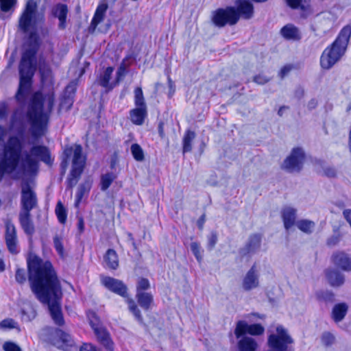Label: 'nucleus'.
Here are the masks:
<instances>
[{
	"label": "nucleus",
	"instance_id": "obj_1",
	"mask_svg": "<svg viewBox=\"0 0 351 351\" xmlns=\"http://www.w3.org/2000/svg\"><path fill=\"white\" fill-rule=\"evenodd\" d=\"M29 281L32 292L46 304L54 323L62 326L64 320L60 306L61 287L52 264L37 256L27 260Z\"/></svg>",
	"mask_w": 351,
	"mask_h": 351
},
{
	"label": "nucleus",
	"instance_id": "obj_2",
	"mask_svg": "<svg viewBox=\"0 0 351 351\" xmlns=\"http://www.w3.org/2000/svg\"><path fill=\"white\" fill-rule=\"evenodd\" d=\"M55 102L53 89L43 97L40 92L35 93L27 108L26 112L16 110L12 118L13 128L21 138H24L27 125H29V132L34 144L43 137L47 128L50 114Z\"/></svg>",
	"mask_w": 351,
	"mask_h": 351
},
{
	"label": "nucleus",
	"instance_id": "obj_3",
	"mask_svg": "<svg viewBox=\"0 0 351 351\" xmlns=\"http://www.w3.org/2000/svg\"><path fill=\"white\" fill-rule=\"evenodd\" d=\"M237 8L232 6L217 10L213 16V23L222 27L226 25H235L240 16L245 19H250L254 15V6L250 0H237Z\"/></svg>",
	"mask_w": 351,
	"mask_h": 351
},
{
	"label": "nucleus",
	"instance_id": "obj_4",
	"mask_svg": "<svg viewBox=\"0 0 351 351\" xmlns=\"http://www.w3.org/2000/svg\"><path fill=\"white\" fill-rule=\"evenodd\" d=\"M351 36V26L343 27L332 44L327 47L320 58L321 66L330 69L345 53Z\"/></svg>",
	"mask_w": 351,
	"mask_h": 351
},
{
	"label": "nucleus",
	"instance_id": "obj_5",
	"mask_svg": "<svg viewBox=\"0 0 351 351\" xmlns=\"http://www.w3.org/2000/svg\"><path fill=\"white\" fill-rule=\"evenodd\" d=\"M23 138L12 136L4 145L3 157L0 160V182L5 174L14 172L19 165L23 148Z\"/></svg>",
	"mask_w": 351,
	"mask_h": 351
},
{
	"label": "nucleus",
	"instance_id": "obj_6",
	"mask_svg": "<svg viewBox=\"0 0 351 351\" xmlns=\"http://www.w3.org/2000/svg\"><path fill=\"white\" fill-rule=\"evenodd\" d=\"M36 50L29 49L23 53L19 64L20 82L16 99L23 101L32 85V77L34 72V62Z\"/></svg>",
	"mask_w": 351,
	"mask_h": 351
},
{
	"label": "nucleus",
	"instance_id": "obj_7",
	"mask_svg": "<svg viewBox=\"0 0 351 351\" xmlns=\"http://www.w3.org/2000/svg\"><path fill=\"white\" fill-rule=\"evenodd\" d=\"M22 167L29 174H34L38 170V160L51 166L53 160L51 158L50 151L44 145H33L29 152L23 153Z\"/></svg>",
	"mask_w": 351,
	"mask_h": 351
},
{
	"label": "nucleus",
	"instance_id": "obj_8",
	"mask_svg": "<svg viewBox=\"0 0 351 351\" xmlns=\"http://www.w3.org/2000/svg\"><path fill=\"white\" fill-rule=\"evenodd\" d=\"M34 185V183L33 180L25 178L22 179L21 211L30 212L32 209L37 207L38 199L36 193L33 190Z\"/></svg>",
	"mask_w": 351,
	"mask_h": 351
},
{
	"label": "nucleus",
	"instance_id": "obj_9",
	"mask_svg": "<svg viewBox=\"0 0 351 351\" xmlns=\"http://www.w3.org/2000/svg\"><path fill=\"white\" fill-rule=\"evenodd\" d=\"M85 158L82 156L81 145H75L73 150L72 169L67 178V187L72 189L77 183L84 168Z\"/></svg>",
	"mask_w": 351,
	"mask_h": 351
},
{
	"label": "nucleus",
	"instance_id": "obj_10",
	"mask_svg": "<svg viewBox=\"0 0 351 351\" xmlns=\"http://www.w3.org/2000/svg\"><path fill=\"white\" fill-rule=\"evenodd\" d=\"M37 8L36 0H28L27 1L19 21V28L23 33H27L29 31L36 18Z\"/></svg>",
	"mask_w": 351,
	"mask_h": 351
},
{
	"label": "nucleus",
	"instance_id": "obj_11",
	"mask_svg": "<svg viewBox=\"0 0 351 351\" xmlns=\"http://www.w3.org/2000/svg\"><path fill=\"white\" fill-rule=\"evenodd\" d=\"M305 154L300 147L293 148L291 154L284 160L282 168L290 173L299 172L303 167Z\"/></svg>",
	"mask_w": 351,
	"mask_h": 351
},
{
	"label": "nucleus",
	"instance_id": "obj_12",
	"mask_svg": "<svg viewBox=\"0 0 351 351\" xmlns=\"http://www.w3.org/2000/svg\"><path fill=\"white\" fill-rule=\"evenodd\" d=\"M276 331L278 335H270L268 338L269 347L275 351H287L288 348L287 345L293 342L292 338L281 326L277 327Z\"/></svg>",
	"mask_w": 351,
	"mask_h": 351
},
{
	"label": "nucleus",
	"instance_id": "obj_13",
	"mask_svg": "<svg viewBox=\"0 0 351 351\" xmlns=\"http://www.w3.org/2000/svg\"><path fill=\"white\" fill-rule=\"evenodd\" d=\"M101 283L109 291L123 298L128 296V287L123 281L110 276H101Z\"/></svg>",
	"mask_w": 351,
	"mask_h": 351
},
{
	"label": "nucleus",
	"instance_id": "obj_14",
	"mask_svg": "<svg viewBox=\"0 0 351 351\" xmlns=\"http://www.w3.org/2000/svg\"><path fill=\"white\" fill-rule=\"evenodd\" d=\"M265 332V328L260 324H248L245 321H239L234 330V335L237 339L248 333L251 335H261Z\"/></svg>",
	"mask_w": 351,
	"mask_h": 351
},
{
	"label": "nucleus",
	"instance_id": "obj_15",
	"mask_svg": "<svg viewBox=\"0 0 351 351\" xmlns=\"http://www.w3.org/2000/svg\"><path fill=\"white\" fill-rule=\"evenodd\" d=\"M5 240L9 252L12 254L19 252L18 248V239L14 225L9 220L5 222Z\"/></svg>",
	"mask_w": 351,
	"mask_h": 351
},
{
	"label": "nucleus",
	"instance_id": "obj_16",
	"mask_svg": "<svg viewBox=\"0 0 351 351\" xmlns=\"http://www.w3.org/2000/svg\"><path fill=\"white\" fill-rule=\"evenodd\" d=\"M90 326L94 330L97 341L107 351H114V343L110 338L109 332L103 327L97 326V324L90 319Z\"/></svg>",
	"mask_w": 351,
	"mask_h": 351
},
{
	"label": "nucleus",
	"instance_id": "obj_17",
	"mask_svg": "<svg viewBox=\"0 0 351 351\" xmlns=\"http://www.w3.org/2000/svg\"><path fill=\"white\" fill-rule=\"evenodd\" d=\"M258 287L259 273L256 265H253L243 278L242 287L243 290L249 291Z\"/></svg>",
	"mask_w": 351,
	"mask_h": 351
},
{
	"label": "nucleus",
	"instance_id": "obj_18",
	"mask_svg": "<svg viewBox=\"0 0 351 351\" xmlns=\"http://www.w3.org/2000/svg\"><path fill=\"white\" fill-rule=\"evenodd\" d=\"M261 235L260 234H254L250 236L245 247L239 250V254L241 256H245L256 253L261 247Z\"/></svg>",
	"mask_w": 351,
	"mask_h": 351
},
{
	"label": "nucleus",
	"instance_id": "obj_19",
	"mask_svg": "<svg viewBox=\"0 0 351 351\" xmlns=\"http://www.w3.org/2000/svg\"><path fill=\"white\" fill-rule=\"evenodd\" d=\"M332 263L345 271H351V258L344 252H336L331 256Z\"/></svg>",
	"mask_w": 351,
	"mask_h": 351
},
{
	"label": "nucleus",
	"instance_id": "obj_20",
	"mask_svg": "<svg viewBox=\"0 0 351 351\" xmlns=\"http://www.w3.org/2000/svg\"><path fill=\"white\" fill-rule=\"evenodd\" d=\"M68 7L63 3H58L51 9V14L59 21L58 28L64 29L66 27V18L68 14Z\"/></svg>",
	"mask_w": 351,
	"mask_h": 351
},
{
	"label": "nucleus",
	"instance_id": "obj_21",
	"mask_svg": "<svg viewBox=\"0 0 351 351\" xmlns=\"http://www.w3.org/2000/svg\"><path fill=\"white\" fill-rule=\"evenodd\" d=\"M76 90L75 84L70 83L66 86L64 90L63 97L62 98L60 108H65L66 110H69L74 102V96Z\"/></svg>",
	"mask_w": 351,
	"mask_h": 351
},
{
	"label": "nucleus",
	"instance_id": "obj_22",
	"mask_svg": "<svg viewBox=\"0 0 351 351\" xmlns=\"http://www.w3.org/2000/svg\"><path fill=\"white\" fill-rule=\"evenodd\" d=\"M326 278L332 287H341L345 282L344 275L336 269L325 270Z\"/></svg>",
	"mask_w": 351,
	"mask_h": 351
},
{
	"label": "nucleus",
	"instance_id": "obj_23",
	"mask_svg": "<svg viewBox=\"0 0 351 351\" xmlns=\"http://www.w3.org/2000/svg\"><path fill=\"white\" fill-rule=\"evenodd\" d=\"M296 212V209L291 206L282 208L281 215L286 230H289L295 223Z\"/></svg>",
	"mask_w": 351,
	"mask_h": 351
},
{
	"label": "nucleus",
	"instance_id": "obj_24",
	"mask_svg": "<svg viewBox=\"0 0 351 351\" xmlns=\"http://www.w3.org/2000/svg\"><path fill=\"white\" fill-rule=\"evenodd\" d=\"M17 0H0V19H8L14 12Z\"/></svg>",
	"mask_w": 351,
	"mask_h": 351
},
{
	"label": "nucleus",
	"instance_id": "obj_25",
	"mask_svg": "<svg viewBox=\"0 0 351 351\" xmlns=\"http://www.w3.org/2000/svg\"><path fill=\"white\" fill-rule=\"evenodd\" d=\"M107 9V3H101L97 6L94 16L91 21L89 27L90 31H95L97 26L104 20Z\"/></svg>",
	"mask_w": 351,
	"mask_h": 351
},
{
	"label": "nucleus",
	"instance_id": "obj_26",
	"mask_svg": "<svg viewBox=\"0 0 351 351\" xmlns=\"http://www.w3.org/2000/svg\"><path fill=\"white\" fill-rule=\"evenodd\" d=\"M30 217V212L21 211L19 213L21 226L24 232L28 235H32L34 232V227Z\"/></svg>",
	"mask_w": 351,
	"mask_h": 351
},
{
	"label": "nucleus",
	"instance_id": "obj_27",
	"mask_svg": "<svg viewBox=\"0 0 351 351\" xmlns=\"http://www.w3.org/2000/svg\"><path fill=\"white\" fill-rule=\"evenodd\" d=\"M280 34L287 40H298L301 38L298 28L291 23L282 27Z\"/></svg>",
	"mask_w": 351,
	"mask_h": 351
},
{
	"label": "nucleus",
	"instance_id": "obj_28",
	"mask_svg": "<svg viewBox=\"0 0 351 351\" xmlns=\"http://www.w3.org/2000/svg\"><path fill=\"white\" fill-rule=\"evenodd\" d=\"M237 343L239 351H256L258 344L256 340L250 337L242 336Z\"/></svg>",
	"mask_w": 351,
	"mask_h": 351
},
{
	"label": "nucleus",
	"instance_id": "obj_29",
	"mask_svg": "<svg viewBox=\"0 0 351 351\" xmlns=\"http://www.w3.org/2000/svg\"><path fill=\"white\" fill-rule=\"evenodd\" d=\"M104 267L110 269L115 270L119 267V258L117 252L109 249L104 256Z\"/></svg>",
	"mask_w": 351,
	"mask_h": 351
},
{
	"label": "nucleus",
	"instance_id": "obj_30",
	"mask_svg": "<svg viewBox=\"0 0 351 351\" xmlns=\"http://www.w3.org/2000/svg\"><path fill=\"white\" fill-rule=\"evenodd\" d=\"M138 304L145 311H148L154 302L153 295L149 292L136 293Z\"/></svg>",
	"mask_w": 351,
	"mask_h": 351
},
{
	"label": "nucleus",
	"instance_id": "obj_31",
	"mask_svg": "<svg viewBox=\"0 0 351 351\" xmlns=\"http://www.w3.org/2000/svg\"><path fill=\"white\" fill-rule=\"evenodd\" d=\"M130 119L133 123L141 125L147 116V108L136 107L130 111Z\"/></svg>",
	"mask_w": 351,
	"mask_h": 351
},
{
	"label": "nucleus",
	"instance_id": "obj_32",
	"mask_svg": "<svg viewBox=\"0 0 351 351\" xmlns=\"http://www.w3.org/2000/svg\"><path fill=\"white\" fill-rule=\"evenodd\" d=\"M113 70L114 69L112 67L109 66L106 68L104 73L100 75L98 79V84L100 86L109 90L113 88V87L116 85V83L114 84L109 83Z\"/></svg>",
	"mask_w": 351,
	"mask_h": 351
},
{
	"label": "nucleus",
	"instance_id": "obj_33",
	"mask_svg": "<svg viewBox=\"0 0 351 351\" xmlns=\"http://www.w3.org/2000/svg\"><path fill=\"white\" fill-rule=\"evenodd\" d=\"M348 305L346 303L336 304L332 311V316L335 322H341L346 315Z\"/></svg>",
	"mask_w": 351,
	"mask_h": 351
},
{
	"label": "nucleus",
	"instance_id": "obj_34",
	"mask_svg": "<svg viewBox=\"0 0 351 351\" xmlns=\"http://www.w3.org/2000/svg\"><path fill=\"white\" fill-rule=\"evenodd\" d=\"M91 188V182L89 180H86L83 183L80 184L77 188V191L75 195V206L77 207L81 202L84 195L88 193Z\"/></svg>",
	"mask_w": 351,
	"mask_h": 351
},
{
	"label": "nucleus",
	"instance_id": "obj_35",
	"mask_svg": "<svg viewBox=\"0 0 351 351\" xmlns=\"http://www.w3.org/2000/svg\"><path fill=\"white\" fill-rule=\"evenodd\" d=\"M195 138V133L188 130L182 139L183 153L190 152L192 150V142Z\"/></svg>",
	"mask_w": 351,
	"mask_h": 351
},
{
	"label": "nucleus",
	"instance_id": "obj_36",
	"mask_svg": "<svg viewBox=\"0 0 351 351\" xmlns=\"http://www.w3.org/2000/svg\"><path fill=\"white\" fill-rule=\"evenodd\" d=\"M287 5L292 9L305 11L310 6V0H285Z\"/></svg>",
	"mask_w": 351,
	"mask_h": 351
},
{
	"label": "nucleus",
	"instance_id": "obj_37",
	"mask_svg": "<svg viewBox=\"0 0 351 351\" xmlns=\"http://www.w3.org/2000/svg\"><path fill=\"white\" fill-rule=\"evenodd\" d=\"M296 226L298 228V229L300 230L302 232L306 234H311L313 232L315 224V222L313 221L308 219H302L297 221Z\"/></svg>",
	"mask_w": 351,
	"mask_h": 351
},
{
	"label": "nucleus",
	"instance_id": "obj_38",
	"mask_svg": "<svg viewBox=\"0 0 351 351\" xmlns=\"http://www.w3.org/2000/svg\"><path fill=\"white\" fill-rule=\"evenodd\" d=\"M41 81L45 86H49V89H53V78L51 69L47 68L40 69Z\"/></svg>",
	"mask_w": 351,
	"mask_h": 351
},
{
	"label": "nucleus",
	"instance_id": "obj_39",
	"mask_svg": "<svg viewBox=\"0 0 351 351\" xmlns=\"http://www.w3.org/2000/svg\"><path fill=\"white\" fill-rule=\"evenodd\" d=\"M115 179L116 176L113 173H107L102 175L101 178V189L102 191L107 190Z\"/></svg>",
	"mask_w": 351,
	"mask_h": 351
},
{
	"label": "nucleus",
	"instance_id": "obj_40",
	"mask_svg": "<svg viewBox=\"0 0 351 351\" xmlns=\"http://www.w3.org/2000/svg\"><path fill=\"white\" fill-rule=\"evenodd\" d=\"M134 104L136 107L147 108L143 90L141 87L134 89Z\"/></svg>",
	"mask_w": 351,
	"mask_h": 351
},
{
	"label": "nucleus",
	"instance_id": "obj_41",
	"mask_svg": "<svg viewBox=\"0 0 351 351\" xmlns=\"http://www.w3.org/2000/svg\"><path fill=\"white\" fill-rule=\"evenodd\" d=\"M22 319L25 322H30L36 317V310L31 306L23 308L21 311Z\"/></svg>",
	"mask_w": 351,
	"mask_h": 351
},
{
	"label": "nucleus",
	"instance_id": "obj_42",
	"mask_svg": "<svg viewBox=\"0 0 351 351\" xmlns=\"http://www.w3.org/2000/svg\"><path fill=\"white\" fill-rule=\"evenodd\" d=\"M56 214L58 217L59 221L61 223H64L66 220L67 215H66V209L60 201H59L57 203V205L56 207Z\"/></svg>",
	"mask_w": 351,
	"mask_h": 351
},
{
	"label": "nucleus",
	"instance_id": "obj_43",
	"mask_svg": "<svg viewBox=\"0 0 351 351\" xmlns=\"http://www.w3.org/2000/svg\"><path fill=\"white\" fill-rule=\"evenodd\" d=\"M131 152L136 160L143 161L144 160L145 157L143 149L138 144L134 143L132 145Z\"/></svg>",
	"mask_w": 351,
	"mask_h": 351
},
{
	"label": "nucleus",
	"instance_id": "obj_44",
	"mask_svg": "<svg viewBox=\"0 0 351 351\" xmlns=\"http://www.w3.org/2000/svg\"><path fill=\"white\" fill-rule=\"evenodd\" d=\"M150 288V283L148 279L145 278H139L136 282V293L147 292Z\"/></svg>",
	"mask_w": 351,
	"mask_h": 351
},
{
	"label": "nucleus",
	"instance_id": "obj_45",
	"mask_svg": "<svg viewBox=\"0 0 351 351\" xmlns=\"http://www.w3.org/2000/svg\"><path fill=\"white\" fill-rule=\"evenodd\" d=\"M129 309L132 313L135 318L140 322L143 323V319L141 313V311L138 308L135 302L131 300L129 302Z\"/></svg>",
	"mask_w": 351,
	"mask_h": 351
},
{
	"label": "nucleus",
	"instance_id": "obj_46",
	"mask_svg": "<svg viewBox=\"0 0 351 351\" xmlns=\"http://www.w3.org/2000/svg\"><path fill=\"white\" fill-rule=\"evenodd\" d=\"M53 245L56 252L60 255V256L62 258L64 257V249L63 243L62 239L59 236L56 235L53 237Z\"/></svg>",
	"mask_w": 351,
	"mask_h": 351
},
{
	"label": "nucleus",
	"instance_id": "obj_47",
	"mask_svg": "<svg viewBox=\"0 0 351 351\" xmlns=\"http://www.w3.org/2000/svg\"><path fill=\"white\" fill-rule=\"evenodd\" d=\"M191 250L195 256L197 261L200 263L202 260V253L199 244L197 242L191 243Z\"/></svg>",
	"mask_w": 351,
	"mask_h": 351
},
{
	"label": "nucleus",
	"instance_id": "obj_48",
	"mask_svg": "<svg viewBox=\"0 0 351 351\" xmlns=\"http://www.w3.org/2000/svg\"><path fill=\"white\" fill-rule=\"evenodd\" d=\"M321 339L324 346H330L335 343V337L332 333L325 332L322 334Z\"/></svg>",
	"mask_w": 351,
	"mask_h": 351
},
{
	"label": "nucleus",
	"instance_id": "obj_49",
	"mask_svg": "<svg viewBox=\"0 0 351 351\" xmlns=\"http://www.w3.org/2000/svg\"><path fill=\"white\" fill-rule=\"evenodd\" d=\"M17 323L11 318H8L0 322V328L3 330L12 329L16 328Z\"/></svg>",
	"mask_w": 351,
	"mask_h": 351
},
{
	"label": "nucleus",
	"instance_id": "obj_50",
	"mask_svg": "<svg viewBox=\"0 0 351 351\" xmlns=\"http://www.w3.org/2000/svg\"><path fill=\"white\" fill-rule=\"evenodd\" d=\"M4 351H22L20 346L12 341H5L3 345Z\"/></svg>",
	"mask_w": 351,
	"mask_h": 351
},
{
	"label": "nucleus",
	"instance_id": "obj_51",
	"mask_svg": "<svg viewBox=\"0 0 351 351\" xmlns=\"http://www.w3.org/2000/svg\"><path fill=\"white\" fill-rule=\"evenodd\" d=\"M15 279L19 284H23L26 281V273L24 269H16Z\"/></svg>",
	"mask_w": 351,
	"mask_h": 351
},
{
	"label": "nucleus",
	"instance_id": "obj_52",
	"mask_svg": "<svg viewBox=\"0 0 351 351\" xmlns=\"http://www.w3.org/2000/svg\"><path fill=\"white\" fill-rule=\"evenodd\" d=\"M319 297L326 302H332L335 300V295L332 291H326L319 293Z\"/></svg>",
	"mask_w": 351,
	"mask_h": 351
},
{
	"label": "nucleus",
	"instance_id": "obj_53",
	"mask_svg": "<svg viewBox=\"0 0 351 351\" xmlns=\"http://www.w3.org/2000/svg\"><path fill=\"white\" fill-rule=\"evenodd\" d=\"M217 242V234L215 232H212L208 237V247L210 250H213Z\"/></svg>",
	"mask_w": 351,
	"mask_h": 351
},
{
	"label": "nucleus",
	"instance_id": "obj_54",
	"mask_svg": "<svg viewBox=\"0 0 351 351\" xmlns=\"http://www.w3.org/2000/svg\"><path fill=\"white\" fill-rule=\"evenodd\" d=\"M126 72L125 66L123 64V62L121 64V66L119 67L117 71V78H116V84H118L120 80H122V78L125 76Z\"/></svg>",
	"mask_w": 351,
	"mask_h": 351
},
{
	"label": "nucleus",
	"instance_id": "obj_55",
	"mask_svg": "<svg viewBox=\"0 0 351 351\" xmlns=\"http://www.w3.org/2000/svg\"><path fill=\"white\" fill-rule=\"evenodd\" d=\"M80 351H100V350L91 343H84L80 348Z\"/></svg>",
	"mask_w": 351,
	"mask_h": 351
},
{
	"label": "nucleus",
	"instance_id": "obj_56",
	"mask_svg": "<svg viewBox=\"0 0 351 351\" xmlns=\"http://www.w3.org/2000/svg\"><path fill=\"white\" fill-rule=\"evenodd\" d=\"M8 114V105L5 102H0V119L5 118Z\"/></svg>",
	"mask_w": 351,
	"mask_h": 351
},
{
	"label": "nucleus",
	"instance_id": "obj_57",
	"mask_svg": "<svg viewBox=\"0 0 351 351\" xmlns=\"http://www.w3.org/2000/svg\"><path fill=\"white\" fill-rule=\"evenodd\" d=\"M57 333L60 336V338L63 342L69 343L71 341V336L69 334L63 332L61 330H58Z\"/></svg>",
	"mask_w": 351,
	"mask_h": 351
},
{
	"label": "nucleus",
	"instance_id": "obj_58",
	"mask_svg": "<svg viewBox=\"0 0 351 351\" xmlns=\"http://www.w3.org/2000/svg\"><path fill=\"white\" fill-rule=\"evenodd\" d=\"M254 81L258 84H265L269 81V79L265 76L258 75L254 77Z\"/></svg>",
	"mask_w": 351,
	"mask_h": 351
},
{
	"label": "nucleus",
	"instance_id": "obj_59",
	"mask_svg": "<svg viewBox=\"0 0 351 351\" xmlns=\"http://www.w3.org/2000/svg\"><path fill=\"white\" fill-rule=\"evenodd\" d=\"M324 173L328 177L333 178L336 176V171L332 167H327L324 169Z\"/></svg>",
	"mask_w": 351,
	"mask_h": 351
},
{
	"label": "nucleus",
	"instance_id": "obj_60",
	"mask_svg": "<svg viewBox=\"0 0 351 351\" xmlns=\"http://www.w3.org/2000/svg\"><path fill=\"white\" fill-rule=\"evenodd\" d=\"M291 70V66L289 65H286L283 66L280 71V75L281 78H283L285 75H287L289 71Z\"/></svg>",
	"mask_w": 351,
	"mask_h": 351
},
{
	"label": "nucleus",
	"instance_id": "obj_61",
	"mask_svg": "<svg viewBox=\"0 0 351 351\" xmlns=\"http://www.w3.org/2000/svg\"><path fill=\"white\" fill-rule=\"evenodd\" d=\"M317 104H318V102H317V99H312L308 101L307 107H308V110H311L313 109H315L317 107Z\"/></svg>",
	"mask_w": 351,
	"mask_h": 351
},
{
	"label": "nucleus",
	"instance_id": "obj_62",
	"mask_svg": "<svg viewBox=\"0 0 351 351\" xmlns=\"http://www.w3.org/2000/svg\"><path fill=\"white\" fill-rule=\"evenodd\" d=\"M77 228H78V230H79L80 233H82L84 231V219L81 217L78 218Z\"/></svg>",
	"mask_w": 351,
	"mask_h": 351
},
{
	"label": "nucleus",
	"instance_id": "obj_63",
	"mask_svg": "<svg viewBox=\"0 0 351 351\" xmlns=\"http://www.w3.org/2000/svg\"><path fill=\"white\" fill-rule=\"evenodd\" d=\"M339 242V239L337 237H332L328 239L327 244L330 246L335 245Z\"/></svg>",
	"mask_w": 351,
	"mask_h": 351
},
{
	"label": "nucleus",
	"instance_id": "obj_64",
	"mask_svg": "<svg viewBox=\"0 0 351 351\" xmlns=\"http://www.w3.org/2000/svg\"><path fill=\"white\" fill-rule=\"evenodd\" d=\"M158 130L160 136L163 138L165 136L164 123L161 121L158 123Z\"/></svg>",
	"mask_w": 351,
	"mask_h": 351
}]
</instances>
